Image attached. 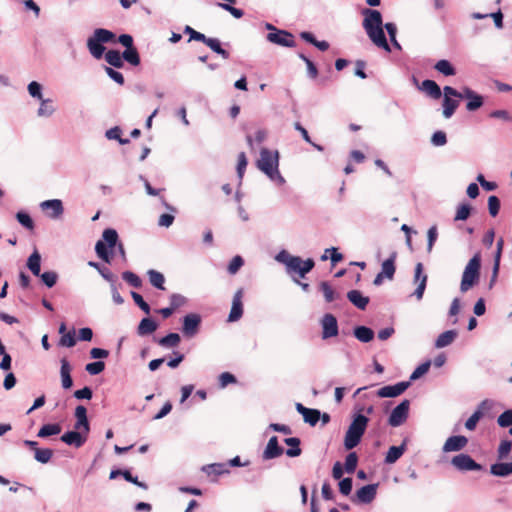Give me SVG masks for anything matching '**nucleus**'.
Masks as SVG:
<instances>
[{"mask_svg": "<svg viewBox=\"0 0 512 512\" xmlns=\"http://www.w3.org/2000/svg\"><path fill=\"white\" fill-rule=\"evenodd\" d=\"M363 27L370 40L379 48L390 52V46L383 31L382 15L378 10L365 8L362 10Z\"/></svg>", "mask_w": 512, "mask_h": 512, "instance_id": "1", "label": "nucleus"}, {"mask_svg": "<svg viewBox=\"0 0 512 512\" xmlns=\"http://www.w3.org/2000/svg\"><path fill=\"white\" fill-rule=\"evenodd\" d=\"M259 170L265 173L272 181L278 184L285 182L281 176L278 165H279V154L277 151L273 152L267 148H263L260 151V157L256 163Z\"/></svg>", "mask_w": 512, "mask_h": 512, "instance_id": "2", "label": "nucleus"}, {"mask_svg": "<svg viewBox=\"0 0 512 512\" xmlns=\"http://www.w3.org/2000/svg\"><path fill=\"white\" fill-rule=\"evenodd\" d=\"M276 259L286 265L289 274H298L301 278L310 272L315 265L311 258L303 261L300 257L292 256L286 251L280 252Z\"/></svg>", "mask_w": 512, "mask_h": 512, "instance_id": "3", "label": "nucleus"}, {"mask_svg": "<svg viewBox=\"0 0 512 512\" xmlns=\"http://www.w3.org/2000/svg\"><path fill=\"white\" fill-rule=\"evenodd\" d=\"M368 422L369 419L362 414H356L354 416L344 438V446L347 450L353 449L360 443Z\"/></svg>", "mask_w": 512, "mask_h": 512, "instance_id": "4", "label": "nucleus"}, {"mask_svg": "<svg viewBox=\"0 0 512 512\" xmlns=\"http://www.w3.org/2000/svg\"><path fill=\"white\" fill-rule=\"evenodd\" d=\"M481 255L476 253L466 265L460 284L461 292L465 293L475 286L480 279Z\"/></svg>", "mask_w": 512, "mask_h": 512, "instance_id": "5", "label": "nucleus"}, {"mask_svg": "<svg viewBox=\"0 0 512 512\" xmlns=\"http://www.w3.org/2000/svg\"><path fill=\"white\" fill-rule=\"evenodd\" d=\"M266 29L270 31L266 36L269 42L283 47L292 48L296 46V42L292 33L286 30L277 29L275 26L269 23L266 24Z\"/></svg>", "mask_w": 512, "mask_h": 512, "instance_id": "6", "label": "nucleus"}, {"mask_svg": "<svg viewBox=\"0 0 512 512\" xmlns=\"http://www.w3.org/2000/svg\"><path fill=\"white\" fill-rule=\"evenodd\" d=\"M410 402L409 400H403L397 405L391 412L388 423L392 427H398L402 425L408 418Z\"/></svg>", "mask_w": 512, "mask_h": 512, "instance_id": "7", "label": "nucleus"}, {"mask_svg": "<svg viewBox=\"0 0 512 512\" xmlns=\"http://www.w3.org/2000/svg\"><path fill=\"white\" fill-rule=\"evenodd\" d=\"M451 464L460 471H478L482 466L474 461V459L467 454H458L451 460Z\"/></svg>", "mask_w": 512, "mask_h": 512, "instance_id": "8", "label": "nucleus"}, {"mask_svg": "<svg viewBox=\"0 0 512 512\" xmlns=\"http://www.w3.org/2000/svg\"><path fill=\"white\" fill-rule=\"evenodd\" d=\"M243 288L238 289L232 299V306L228 316L229 322L238 321L243 315Z\"/></svg>", "mask_w": 512, "mask_h": 512, "instance_id": "9", "label": "nucleus"}, {"mask_svg": "<svg viewBox=\"0 0 512 512\" xmlns=\"http://www.w3.org/2000/svg\"><path fill=\"white\" fill-rule=\"evenodd\" d=\"M201 317L196 313H190L183 319L182 332L185 336L193 337L199 331Z\"/></svg>", "mask_w": 512, "mask_h": 512, "instance_id": "10", "label": "nucleus"}, {"mask_svg": "<svg viewBox=\"0 0 512 512\" xmlns=\"http://www.w3.org/2000/svg\"><path fill=\"white\" fill-rule=\"evenodd\" d=\"M410 385V382H399L395 385H388L380 388L377 392L379 397L390 398L401 395Z\"/></svg>", "mask_w": 512, "mask_h": 512, "instance_id": "11", "label": "nucleus"}, {"mask_svg": "<svg viewBox=\"0 0 512 512\" xmlns=\"http://www.w3.org/2000/svg\"><path fill=\"white\" fill-rule=\"evenodd\" d=\"M284 453V449L278 444V438L272 436L262 454L263 460H270L280 457Z\"/></svg>", "mask_w": 512, "mask_h": 512, "instance_id": "12", "label": "nucleus"}, {"mask_svg": "<svg viewBox=\"0 0 512 512\" xmlns=\"http://www.w3.org/2000/svg\"><path fill=\"white\" fill-rule=\"evenodd\" d=\"M40 206L53 219L59 218L64 211L62 201L59 199L43 201Z\"/></svg>", "mask_w": 512, "mask_h": 512, "instance_id": "13", "label": "nucleus"}, {"mask_svg": "<svg viewBox=\"0 0 512 512\" xmlns=\"http://www.w3.org/2000/svg\"><path fill=\"white\" fill-rule=\"evenodd\" d=\"M463 98L468 99L466 104L468 111H475L483 105V97L468 87L463 88Z\"/></svg>", "mask_w": 512, "mask_h": 512, "instance_id": "14", "label": "nucleus"}, {"mask_svg": "<svg viewBox=\"0 0 512 512\" xmlns=\"http://www.w3.org/2000/svg\"><path fill=\"white\" fill-rule=\"evenodd\" d=\"M323 338H330L338 334L337 319L332 314H325L322 319Z\"/></svg>", "mask_w": 512, "mask_h": 512, "instance_id": "15", "label": "nucleus"}, {"mask_svg": "<svg viewBox=\"0 0 512 512\" xmlns=\"http://www.w3.org/2000/svg\"><path fill=\"white\" fill-rule=\"evenodd\" d=\"M296 410L303 416L304 421L311 426H315L320 420L321 414L317 409L307 408L301 403H297Z\"/></svg>", "mask_w": 512, "mask_h": 512, "instance_id": "16", "label": "nucleus"}, {"mask_svg": "<svg viewBox=\"0 0 512 512\" xmlns=\"http://www.w3.org/2000/svg\"><path fill=\"white\" fill-rule=\"evenodd\" d=\"M86 440L87 436L81 431H68L61 436V441L67 445H73L76 448L83 446Z\"/></svg>", "mask_w": 512, "mask_h": 512, "instance_id": "17", "label": "nucleus"}, {"mask_svg": "<svg viewBox=\"0 0 512 512\" xmlns=\"http://www.w3.org/2000/svg\"><path fill=\"white\" fill-rule=\"evenodd\" d=\"M468 443V439L465 436L457 435L449 437L443 445L444 452L460 451Z\"/></svg>", "mask_w": 512, "mask_h": 512, "instance_id": "18", "label": "nucleus"}, {"mask_svg": "<svg viewBox=\"0 0 512 512\" xmlns=\"http://www.w3.org/2000/svg\"><path fill=\"white\" fill-rule=\"evenodd\" d=\"M377 486V484H369L357 490L356 496L359 502L365 504L371 503L376 496Z\"/></svg>", "mask_w": 512, "mask_h": 512, "instance_id": "19", "label": "nucleus"}, {"mask_svg": "<svg viewBox=\"0 0 512 512\" xmlns=\"http://www.w3.org/2000/svg\"><path fill=\"white\" fill-rule=\"evenodd\" d=\"M59 334L61 335L59 345L61 347L71 348L76 344L75 330L66 331V325L62 323L59 327Z\"/></svg>", "mask_w": 512, "mask_h": 512, "instance_id": "20", "label": "nucleus"}, {"mask_svg": "<svg viewBox=\"0 0 512 512\" xmlns=\"http://www.w3.org/2000/svg\"><path fill=\"white\" fill-rule=\"evenodd\" d=\"M347 298L355 307L361 310H364L369 303V297L364 296L359 290H350L347 293Z\"/></svg>", "mask_w": 512, "mask_h": 512, "instance_id": "21", "label": "nucleus"}, {"mask_svg": "<svg viewBox=\"0 0 512 512\" xmlns=\"http://www.w3.org/2000/svg\"><path fill=\"white\" fill-rule=\"evenodd\" d=\"M397 258V253L393 252L388 259H386L381 265V274L385 276V278L392 280L396 271L395 261Z\"/></svg>", "mask_w": 512, "mask_h": 512, "instance_id": "22", "label": "nucleus"}, {"mask_svg": "<svg viewBox=\"0 0 512 512\" xmlns=\"http://www.w3.org/2000/svg\"><path fill=\"white\" fill-rule=\"evenodd\" d=\"M419 88L433 99H439L442 95L439 85L433 80H424Z\"/></svg>", "mask_w": 512, "mask_h": 512, "instance_id": "23", "label": "nucleus"}, {"mask_svg": "<svg viewBox=\"0 0 512 512\" xmlns=\"http://www.w3.org/2000/svg\"><path fill=\"white\" fill-rule=\"evenodd\" d=\"M406 451V440L400 446H391L386 454L385 463H395Z\"/></svg>", "mask_w": 512, "mask_h": 512, "instance_id": "24", "label": "nucleus"}, {"mask_svg": "<svg viewBox=\"0 0 512 512\" xmlns=\"http://www.w3.org/2000/svg\"><path fill=\"white\" fill-rule=\"evenodd\" d=\"M490 473L497 477H506L512 474V462H499L490 466Z\"/></svg>", "mask_w": 512, "mask_h": 512, "instance_id": "25", "label": "nucleus"}, {"mask_svg": "<svg viewBox=\"0 0 512 512\" xmlns=\"http://www.w3.org/2000/svg\"><path fill=\"white\" fill-rule=\"evenodd\" d=\"M61 380H62V386L65 389H69L73 385V381L71 378V366L66 358L61 359Z\"/></svg>", "mask_w": 512, "mask_h": 512, "instance_id": "26", "label": "nucleus"}, {"mask_svg": "<svg viewBox=\"0 0 512 512\" xmlns=\"http://www.w3.org/2000/svg\"><path fill=\"white\" fill-rule=\"evenodd\" d=\"M456 330H448L441 333L435 341V347L440 349L450 345L457 337Z\"/></svg>", "mask_w": 512, "mask_h": 512, "instance_id": "27", "label": "nucleus"}, {"mask_svg": "<svg viewBox=\"0 0 512 512\" xmlns=\"http://www.w3.org/2000/svg\"><path fill=\"white\" fill-rule=\"evenodd\" d=\"M320 290L324 295L325 301L328 303H331L341 298L340 293L336 292L328 282H321Z\"/></svg>", "mask_w": 512, "mask_h": 512, "instance_id": "28", "label": "nucleus"}, {"mask_svg": "<svg viewBox=\"0 0 512 512\" xmlns=\"http://www.w3.org/2000/svg\"><path fill=\"white\" fill-rule=\"evenodd\" d=\"M203 43L206 44L215 53L221 55L224 59H228L230 57L229 52L221 47V43L217 38L205 37Z\"/></svg>", "mask_w": 512, "mask_h": 512, "instance_id": "29", "label": "nucleus"}, {"mask_svg": "<svg viewBox=\"0 0 512 512\" xmlns=\"http://www.w3.org/2000/svg\"><path fill=\"white\" fill-rule=\"evenodd\" d=\"M62 430V427L58 423L54 424H45L43 425L37 433V436L40 438H47L49 436L58 435Z\"/></svg>", "mask_w": 512, "mask_h": 512, "instance_id": "30", "label": "nucleus"}, {"mask_svg": "<svg viewBox=\"0 0 512 512\" xmlns=\"http://www.w3.org/2000/svg\"><path fill=\"white\" fill-rule=\"evenodd\" d=\"M285 444L291 448L286 450V455L289 457H297L301 454L300 439L297 437H290L284 440Z\"/></svg>", "mask_w": 512, "mask_h": 512, "instance_id": "31", "label": "nucleus"}, {"mask_svg": "<svg viewBox=\"0 0 512 512\" xmlns=\"http://www.w3.org/2000/svg\"><path fill=\"white\" fill-rule=\"evenodd\" d=\"M27 267L30 269V271L35 275H40V268H41V256L38 253L37 250H35L28 258L27 261Z\"/></svg>", "mask_w": 512, "mask_h": 512, "instance_id": "32", "label": "nucleus"}, {"mask_svg": "<svg viewBox=\"0 0 512 512\" xmlns=\"http://www.w3.org/2000/svg\"><path fill=\"white\" fill-rule=\"evenodd\" d=\"M354 335L359 341L367 343L374 338V331L366 326H358L354 330Z\"/></svg>", "mask_w": 512, "mask_h": 512, "instance_id": "33", "label": "nucleus"}, {"mask_svg": "<svg viewBox=\"0 0 512 512\" xmlns=\"http://www.w3.org/2000/svg\"><path fill=\"white\" fill-rule=\"evenodd\" d=\"M87 47L93 57L96 59H100L103 56V53L105 51V47L102 45V43L96 41L95 38L90 37L87 41Z\"/></svg>", "mask_w": 512, "mask_h": 512, "instance_id": "34", "label": "nucleus"}, {"mask_svg": "<svg viewBox=\"0 0 512 512\" xmlns=\"http://www.w3.org/2000/svg\"><path fill=\"white\" fill-rule=\"evenodd\" d=\"M105 60L109 65L115 68H122L124 66L122 55L117 50L107 51L105 54Z\"/></svg>", "mask_w": 512, "mask_h": 512, "instance_id": "35", "label": "nucleus"}, {"mask_svg": "<svg viewBox=\"0 0 512 512\" xmlns=\"http://www.w3.org/2000/svg\"><path fill=\"white\" fill-rule=\"evenodd\" d=\"M443 115L445 118H450L459 106V102L450 97H444L443 99Z\"/></svg>", "mask_w": 512, "mask_h": 512, "instance_id": "36", "label": "nucleus"}, {"mask_svg": "<svg viewBox=\"0 0 512 512\" xmlns=\"http://www.w3.org/2000/svg\"><path fill=\"white\" fill-rule=\"evenodd\" d=\"M157 329V324L151 318H144L138 326V333L140 335H147L153 333Z\"/></svg>", "mask_w": 512, "mask_h": 512, "instance_id": "37", "label": "nucleus"}, {"mask_svg": "<svg viewBox=\"0 0 512 512\" xmlns=\"http://www.w3.org/2000/svg\"><path fill=\"white\" fill-rule=\"evenodd\" d=\"M485 405V402H482L479 408L467 419L465 422V428L467 430L473 431L475 430L479 420L483 416L482 407Z\"/></svg>", "mask_w": 512, "mask_h": 512, "instance_id": "38", "label": "nucleus"}, {"mask_svg": "<svg viewBox=\"0 0 512 512\" xmlns=\"http://www.w3.org/2000/svg\"><path fill=\"white\" fill-rule=\"evenodd\" d=\"M122 60L127 61L133 66H138L140 64V56L137 49L134 46L127 48L122 54Z\"/></svg>", "mask_w": 512, "mask_h": 512, "instance_id": "39", "label": "nucleus"}, {"mask_svg": "<svg viewBox=\"0 0 512 512\" xmlns=\"http://www.w3.org/2000/svg\"><path fill=\"white\" fill-rule=\"evenodd\" d=\"M148 276H149V281L150 283L160 289V290H165V287H164V283H165V278H164V275L156 270H149L148 271Z\"/></svg>", "mask_w": 512, "mask_h": 512, "instance_id": "40", "label": "nucleus"}, {"mask_svg": "<svg viewBox=\"0 0 512 512\" xmlns=\"http://www.w3.org/2000/svg\"><path fill=\"white\" fill-rule=\"evenodd\" d=\"M434 68L445 76H453L456 74L455 68L445 59L439 60Z\"/></svg>", "mask_w": 512, "mask_h": 512, "instance_id": "41", "label": "nucleus"}, {"mask_svg": "<svg viewBox=\"0 0 512 512\" xmlns=\"http://www.w3.org/2000/svg\"><path fill=\"white\" fill-rule=\"evenodd\" d=\"M92 37L95 38L96 41H98L100 43H107V42L112 41L114 39L115 35L113 32H111L109 30H106L103 28H98L94 31V34Z\"/></svg>", "mask_w": 512, "mask_h": 512, "instance_id": "42", "label": "nucleus"}, {"mask_svg": "<svg viewBox=\"0 0 512 512\" xmlns=\"http://www.w3.org/2000/svg\"><path fill=\"white\" fill-rule=\"evenodd\" d=\"M103 240L106 242L108 247L114 248L118 242L117 231L111 228L105 229L102 234Z\"/></svg>", "mask_w": 512, "mask_h": 512, "instance_id": "43", "label": "nucleus"}, {"mask_svg": "<svg viewBox=\"0 0 512 512\" xmlns=\"http://www.w3.org/2000/svg\"><path fill=\"white\" fill-rule=\"evenodd\" d=\"M107 246L108 245L104 241L99 240V241H97V243L95 245V251H96L97 256L100 259H102L103 261H105L107 263H110L111 257L108 253Z\"/></svg>", "mask_w": 512, "mask_h": 512, "instance_id": "44", "label": "nucleus"}, {"mask_svg": "<svg viewBox=\"0 0 512 512\" xmlns=\"http://www.w3.org/2000/svg\"><path fill=\"white\" fill-rule=\"evenodd\" d=\"M179 342L180 336L177 333H170L159 340V344L167 348H174L179 344Z\"/></svg>", "mask_w": 512, "mask_h": 512, "instance_id": "45", "label": "nucleus"}, {"mask_svg": "<svg viewBox=\"0 0 512 512\" xmlns=\"http://www.w3.org/2000/svg\"><path fill=\"white\" fill-rule=\"evenodd\" d=\"M52 456L53 450L49 448L36 449V453L34 454V458L42 464L48 463L51 460Z\"/></svg>", "mask_w": 512, "mask_h": 512, "instance_id": "46", "label": "nucleus"}, {"mask_svg": "<svg viewBox=\"0 0 512 512\" xmlns=\"http://www.w3.org/2000/svg\"><path fill=\"white\" fill-rule=\"evenodd\" d=\"M122 278L134 288H140L142 286V280L140 277L131 271L123 272Z\"/></svg>", "mask_w": 512, "mask_h": 512, "instance_id": "47", "label": "nucleus"}, {"mask_svg": "<svg viewBox=\"0 0 512 512\" xmlns=\"http://www.w3.org/2000/svg\"><path fill=\"white\" fill-rule=\"evenodd\" d=\"M512 449V441L504 439L500 442L497 450V456L499 460L505 459Z\"/></svg>", "mask_w": 512, "mask_h": 512, "instance_id": "48", "label": "nucleus"}, {"mask_svg": "<svg viewBox=\"0 0 512 512\" xmlns=\"http://www.w3.org/2000/svg\"><path fill=\"white\" fill-rule=\"evenodd\" d=\"M503 246H504V240L502 238H500L497 241V250H496V253H495V257H494V267H493V275H494V277H496L497 274H498Z\"/></svg>", "mask_w": 512, "mask_h": 512, "instance_id": "49", "label": "nucleus"}, {"mask_svg": "<svg viewBox=\"0 0 512 512\" xmlns=\"http://www.w3.org/2000/svg\"><path fill=\"white\" fill-rule=\"evenodd\" d=\"M358 456L355 452H351L347 455L345 460V470L347 473H353L357 467Z\"/></svg>", "mask_w": 512, "mask_h": 512, "instance_id": "50", "label": "nucleus"}, {"mask_svg": "<svg viewBox=\"0 0 512 512\" xmlns=\"http://www.w3.org/2000/svg\"><path fill=\"white\" fill-rule=\"evenodd\" d=\"M41 105L38 109L39 116H50L54 112L52 101L49 99H42Z\"/></svg>", "mask_w": 512, "mask_h": 512, "instance_id": "51", "label": "nucleus"}, {"mask_svg": "<svg viewBox=\"0 0 512 512\" xmlns=\"http://www.w3.org/2000/svg\"><path fill=\"white\" fill-rule=\"evenodd\" d=\"M39 277L41 278L43 283L49 288L53 287L58 279V275L53 271H47L42 274L40 273Z\"/></svg>", "mask_w": 512, "mask_h": 512, "instance_id": "52", "label": "nucleus"}, {"mask_svg": "<svg viewBox=\"0 0 512 512\" xmlns=\"http://www.w3.org/2000/svg\"><path fill=\"white\" fill-rule=\"evenodd\" d=\"M488 209L489 213L492 217H495L498 215L500 210V200L497 196L491 195L488 198Z\"/></svg>", "mask_w": 512, "mask_h": 512, "instance_id": "53", "label": "nucleus"}, {"mask_svg": "<svg viewBox=\"0 0 512 512\" xmlns=\"http://www.w3.org/2000/svg\"><path fill=\"white\" fill-rule=\"evenodd\" d=\"M497 423L500 427L512 426V409L504 411L497 418Z\"/></svg>", "mask_w": 512, "mask_h": 512, "instance_id": "54", "label": "nucleus"}, {"mask_svg": "<svg viewBox=\"0 0 512 512\" xmlns=\"http://www.w3.org/2000/svg\"><path fill=\"white\" fill-rule=\"evenodd\" d=\"M471 214V206L469 204H461L456 211L454 220H466Z\"/></svg>", "mask_w": 512, "mask_h": 512, "instance_id": "55", "label": "nucleus"}, {"mask_svg": "<svg viewBox=\"0 0 512 512\" xmlns=\"http://www.w3.org/2000/svg\"><path fill=\"white\" fill-rule=\"evenodd\" d=\"M121 129L119 127H113L111 129H109L107 132H106V137L108 139H114V140H118V142L120 144H127L129 143V139H123L121 138Z\"/></svg>", "mask_w": 512, "mask_h": 512, "instance_id": "56", "label": "nucleus"}, {"mask_svg": "<svg viewBox=\"0 0 512 512\" xmlns=\"http://www.w3.org/2000/svg\"><path fill=\"white\" fill-rule=\"evenodd\" d=\"M16 218L19 221L21 225H23L25 228L29 230L34 229V222L32 218L25 212H18L16 214Z\"/></svg>", "mask_w": 512, "mask_h": 512, "instance_id": "57", "label": "nucleus"}, {"mask_svg": "<svg viewBox=\"0 0 512 512\" xmlns=\"http://www.w3.org/2000/svg\"><path fill=\"white\" fill-rule=\"evenodd\" d=\"M430 366H431L430 361H426V362L420 364L411 374L410 380H416V379L420 378L421 376H423L424 374H426L428 372Z\"/></svg>", "mask_w": 512, "mask_h": 512, "instance_id": "58", "label": "nucleus"}, {"mask_svg": "<svg viewBox=\"0 0 512 512\" xmlns=\"http://www.w3.org/2000/svg\"><path fill=\"white\" fill-rule=\"evenodd\" d=\"M248 161L245 152H241L238 155V163H237V174L239 179L241 180L244 176L245 169L247 167Z\"/></svg>", "mask_w": 512, "mask_h": 512, "instance_id": "59", "label": "nucleus"}, {"mask_svg": "<svg viewBox=\"0 0 512 512\" xmlns=\"http://www.w3.org/2000/svg\"><path fill=\"white\" fill-rule=\"evenodd\" d=\"M244 261L243 258L239 255L232 258L228 265V272L232 275L236 274L239 269L243 266Z\"/></svg>", "mask_w": 512, "mask_h": 512, "instance_id": "60", "label": "nucleus"}, {"mask_svg": "<svg viewBox=\"0 0 512 512\" xmlns=\"http://www.w3.org/2000/svg\"><path fill=\"white\" fill-rule=\"evenodd\" d=\"M105 368V363L103 361H96L92 363H88L85 367L86 371L91 375H97L101 373Z\"/></svg>", "mask_w": 512, "mask_h": 512, "instance_id": "61", "label": "nucleus"}, {"mask_svg": "<svg viewBox=\"0 0 512 512\" xmlns=\"http://www.w3.org/2000/svg\"><path fill=\"white\" fill-rule=\"evenodd\" d=\"M41 85L36 82V81H32L29 83L28 85V92L29 94L34 97V98H37L39 100H42L43 99V95H42V92H41Z\"/></svg>", "mask_w": 512, "mask_h": 512, "instance_id": "62", "label": "nucleus"}, {"mask_svg": "<svg viewBox=\"0 0 512 512\" xmlns=\"http://www.w3.org/2000/svg\"><path fill=\"white\" fill-rule=\"evenodd\" d=\"M236 382V377L229 372H223L219 376V385L221 388H225L227 385L234 384Z\"/></svg>", "mask_w": 512, "mask_h": 512, "instance_id": "63", "label": "nucleus"}, {"mask_svg": "<svg viewBox=\"0 0 512 512\" xmlns=\"http://www.w3.org/2000/svg\"><path fill=\"white\" fill-rule=\"evenodd\" d=\"M131 296L134 302L139 306V308L142 311H144L146 314L150 313L149 305L144 301L143 297L139 293L132 291Z\"/></svg>", "mask_w": 512, "mask_h": 512, "instance_id": "64", "label": "nucleus"}]
</instances>
